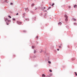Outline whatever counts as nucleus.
Returning a JSON list of instances; mask_svg holds the SVG:
<instances>
[{
    "label": "nucleus",
    "mask_w": 77,
    "mask_h": 77,
    "mask_svg": "<svg viewBox=\"0 0 77 77\" xmlns=\"http://www.w3.org/2000/svg\"><path fill=\"white\" fill-rule=\"evenodd\" d=\"M58 24H60V25H61V24H62V23L60 22L58 23Z\"/></svg>",
    "instance_id": "4"
},
{
    "label": "nucleus",
    "mask_w": 77,
    "mask_h": 77,
    "mask_svg": "<svg viewBox=\"0 0 77 77\" xmlns=\"http://www.w3.org/2000/svg\"><path fill=\"white\" fill-rule=\"evenodd\" d=\"M26 11H29V9H28V8H26Z\"/></svg>",
    "instance_id": "7"
},
{
    "label": "nucleus",
    "mask_w": 77,
    "mask_h": 77,
    "mask_svg": "<svg viewBox=\"0 0 77 77\" xmlns=\"http://www.w3.org/2000/svg\"><path fill=\"white\" fill-rule=\"evenodd\" d=\"M35 5V4H32L31 5V6L33 7V6H34Z\"/></svg>",
    "instance_id": "6"
},
{
    "label": "nucleus",
    "mask_w": 77,
    "mask_h": 77,
    "mask_svg": "<svg viewBox=\"0 0 77 77\" xmlns=\"http://www.w3.org/2000/svg\"><path fill=\"white\" fill-rule=\"evenodd\" d=\"M17 24H19V25H20V24H22V22H20L19 21H17Z\"/></svg>",
    "instance_id": "1"
},
{
    "label": "nucleus",
    "mask_w": 77,
    "mask_h": 77,
    "mask_svg": "<svg viewBox=\"0 0 77 77\" xmlns=\"http://www.w3.org/2000/svg\"><path fill=\"white\" fill-rule=\"evenodd\" d=\"M49 71L50 72H52V70H51V69H50L49 70Z\"/></svg>",
    "instance_id": "12"
},
{
    "label": "nucleus",
    "mask_w": 77,
    "mask_h": 77,
    "mask_svg": "<svg viewBox=\"0 0 77 77\" xmlns=\"http://www.w3.org/2000/svg\"><path fill=\"white\" fill-rule=\"evenodd\" d=\"M64 17H65V18H68V16H67V15H66V14H65L64 15Z\"/></svg>",
    "instance_id": "2"
},
{
    "label": "nucleus",
    "mask_w": 77,
    "mask_h": 77,
    "mask_svg": "<svg viewBox=\"0 0 77 77\" xmlns=\"http://www.w3.org/2000/svg\"><path fill=\"white\" fill-rule=\"evenodd\" d=\"M73 20H74V21H76V19L74 18H73Z\"/></svg>",
    "instance_id": "8"
},
{
    "label": "nucleus",
    "mask_w": 77,
    "mask_h": 77,
    "mask_svg": "<svg viewBox=\"0 0 77 77\" xmlns=\"http://www.w3.org/2000/svg\"><path fill=\"white\" fill-rule=\"evenodd\" d=\"M7 25H9V23H7Z\"/></svg>",
    "instance_id": "28"
},
{
    "label": "nucleus",
    "mask_w": 77,
    "mask_h": 77,
    "mask_svg": "<svg viewBox=\"0 0 77 77\" xmlns=\"http://www.w3.org/2000/svg\"><path fill=\"white\" fill-rule=\"evenodd\" d=\"M25 20H28V21H29V19H26Z\"/></svg>",
    "instance_id": "26"
},
{
    "label": "nucleus",
    "mask_w": 77,
    "mask_h": 77,
    "mask_svg": "<svg viewBox=\"0 0 77 77\" xmlns=\"http://www.w3.org/2000/svg\"><path fill=\"white\" fill-rule=\"evenodd\" d=\"M75 74H76V72H75Z\"/></svg>",
    "instance_id": "32"
},
{
    "label": "nucleus",
    "mask_w": 77,
    "mask_h": 77,
    "mask_svg": "<svg viewBox=\"0 0 77 77\" xmlns=\"http://www.w3.org/2000/svg\"><path fill=\"white\" fill-rule=\"evenodd\" d=\"M36 53V51H34V53Z\"/></svg>",
    "instance_id": "15"
},
{
    "label": "nucleus",
    "mask_w": 77,
    "mask_h": 77,
    "mask_svg": "<svg viewBox=\"0 0 77 77\" xmlns=\"http://www.w3.org/2000/svg\"><path fill=\"white\" fill-rule=\"evenodd\" d=\"M54 5V3H53L52 5V6H53Z\"/></svg>",
    "instance_id": "17"
},
{
    "label": "nucleus",
    "mask_w": 77,
    "mask_h": 77,
    "mask_svg": "<svg viewBox=\"0 0 77 77\" xmlns=\"http://www.w3.org/2000/svg\"><path fill=\"white\" fill-rule=\"evenodd\" d=\"M51 8V7H49L48 8V9H50V8Z\"/></svg>",
    "instance_id": "14"
},
{
    "label": "nucleus",
    "mask_w": 77,
    "mask_h": 77,
    "mask_svg": "<svg viewBox=\"0 0 77 77\" xmlns=\"http://www.w3.org/2000/svg\"><path fill=\"white\" fill-rule=\"evenodd\" d=\"M18 15V13H17L16 14V15Z\"/></svg>",
    "instance_id": "24"
},
{
    "label": "nucleus",
    "mask_w": 77,
    "mask_h": 77,
    "mask_svg": "<svg viewBox=\"0 0 77 77\" xmlns=\"http://www.w3.org/2000/svg\"><path fill=\"white\" fill-rule=\"evenodd\" d=\"M25 14H26V13H24L23 14V15H25Z\"/></svg>",
    "instance_id": "18"
},
{
    "label": "nucleus",
    "mask_w": 77,
    "mask_h": 77,
    "mask_svg": "<svg viewBox=\"0 0 77 77\" xmlns=\"http://www.w3.org/2000/svg\"><path fill=\"white\" fill-rule=\"evenodd\" d=\"M59 48H62V47L60 46H59Z\"/></svg>",
    "instance_id": "19"
},
{
    "label": "nucleus",
    "mask_w": 77,
    "mask_h": 77,
    "mask_svg": "<svg viewBox=\"0 0 77 77\" xmlns=\"http://www.w3.org/2000/svg\"><path fill=\"white\" fill-rule=\"evenodd\" d=\"M68 18H66L65 19V21H68Z\"/></svg>",
    "instance_id": "5"
},
{
    "label": "nucleus",
    "mask_w": 77,
    "mask_h": 77,
    "mask_svg": "<svg viewBox=\"0 0 77 77\" xmlns=\"http://www.w3.org/2000/svg\"><path fill=\"white\" fill-rule=\"evenodd\" d=\"M57 51H59V49H57Z\"/></svg>",
    "instance_id": "27"
},
{
    "label": "nucleus",
    "mask_w": 77,
    "mask_h": 77,
    "mask_svg": "<svg viewBox=\"0 0 77 77\" xmlns=\"http://www.w3.org/2000/svg\"><path fill=\"white\" fill-rule=\"evenodd\" d=\"M13 4L12 3H11V4H10L11 5H12Z\"/></svg>",
    "instance_id": "29"
},
{
    "label": "nucleus",
    "mask_w": 77,
    "mask_h": 77,
    "mask_svg": "<svg viewBox=\"0 0 77 77\" xmlns=\"http://www.w3.org/2000/svg\"><path fill=\"white\" fill-rule=\"evenodd\" d=\"M44 9H45V7H44Z\"/></svg>",
    "instance_id": "31"
},
{
    "label": "nucleus",
    "mask_w": 77,
    "mask_h": 77,
    "mask_svg": "<svg viewBox=\"0 0 77 77\" xmlns=\"http://www.w3.org/2000/svg\"><path fill=\"white\" fill-rule=\"evenodd\" d=\"M61 45H62V44H61Z\"/></svg>",
    "instance_id": "33"
},
{
    "label": "nucleus",
    "mask_w": 77,
    "mask_h": 77,
    "mask_svg": "<svg viewBox=\"0 0 77 77\" xmlns=\"http://www.w3.org/2000/svg\"><path fill=\"white\" fill-rule=\"evenodd\" d=\"M13 20L14 21H15V19H13Z\"/></svg>",
    "instance_id": "21"
},
{
    "label": "nucleus",
    "mask_w": 77,
    "mask_h": 77,
    "mask_svg": "<svg viewBox=\"0 0 77 77\" xmlns=\"http://www.w3.org/2000/svg\"><path fill=\"white\" fill-rule=\"evenodd\" d=\"M74 8H77V5H75L74 6Z\"/></svg>",
    "instance_id": "3"
},
{
    "label": "nucleus",
    "mask_w": 77,
    "mask_h": 77,
    "mask_svg": "<svg viewBox=\"0 0 77 77\" xmlns=\"http://www.w3.org/2000/svg\"><path fill=\"white\" fill-rule=\"evenodd\" d=\"M8 18H6L5 19V21H7V20H8Z\"/></svg>",
    "instance_id": "9"
},
{
    "label": "nucleus",
    "mask_w": 77,
    "mask_h": 77,
    "mask_svg": "<svg viewBox=\"0 0 77 77\" xmlns=\"http://www.w3.org/2000/svg\"><path fill=\"white\" fill-rule=\"evenodd\" d=\"M37 9V8H35V10H36Z\"/></svg>",
    "instance_id": "20"
},
{
    "label": "nucleus",
    "mask_w": 77,
    "mask_h": 77,
    "mask_svg": "<svg viewBox=\"0 0 77 77\" xmlns=\"http://www.w3.org/2000/svg\"><path fill=\"white\" fill-rule=\"evenodd\" d=\"M8 17H9L10 18H11V17L9 15L8 16Z\"/></svg>",
    "instance_id": "11"
},
{
    "label": "nucleus",
    "mask_w": 77,
    "mask_h": 77,
    "mask_svg": "<svg viewBox=\"0 0 77 77\" xmlns=\"http://www.w3.org/2000/svg\"><path fill=\"white\" fill-rule=\"evenodd\" d=\"M74 24H75V25H77V23H74Z\"/></svg>",
    "instance_id": "23"
},
{
    "label": "nucleus",
    "mask_w": 77,
    "mask_h": 77,
    "mask_svg": "<svg viewBox=\"0 0 77 77\" xmlns=\"http://www.w3.org/2000/svg\"><path fill=\"white\" fill-rule=\"evenodd\" d=\"M48 77H49V76H48Z\"/></svg>",
    "instance_id": "34"
},
{
    "label": "nucleus",
    "mask_w": 77,
    "mask_h": 77,
    "mask_svg": "<svg viewBox=\"0 0 77 77\" xmlns=\"http://www.w3.org/2000/svg\"><path fill=\"white\" fill-rule=\"evenodd\" d=\"M42 76H43V77H45V75H44V74H43L42 75Z\"/></svg>",
    "instance_id": "10"
},
{
    "label": "nucleus",
    "mask_w": 77,
    "mask_h": 77,
    "mask_svg": "<svg viewBox=\"0 0 77 77\" xmlns=\"http://www.w3.org/2000/svg\"><path fill=\"white\" fill-rule=\"evenodd\" d=\"M48 63H50V64L51 63V62H50V61H49L48 62Z\"/></svg>",
    "instance_id": "16"
},
{
    "label": "nucleus",
    "mask_w": 77,
    "mask_h": 77,
    "mask_svg": "<svg viewBox=\"0 0 77 77\" xmlns=\"http://www.w3.org/2000/svg\"><path fill=\"white\" fill-rule=\"evenodd\" d=\"M75 75H76V76H77V73L75 74Z\"/></svg>",
    "instance_id": "30"
},
{
    "label": "nucleus",
    "mask_w": 77,
    "mask_h": 77,
    "mask_svg": "<svg viewBox=\"0 0 77 77\" xmlns=\"http://www.w3.org/2000/svg\"><path fill=\"white\" fill-rule=\"evenodd\" d=\"M32 48H35V47H34V46H32Z\"/></svg>",
    "instance_id": "13"
},
{
    "label": "nucleus",
    "mask_w": 77,
    "mask_h": 77,
    "mask_svg": "<svg viewBox=\"0 0 77 77\" xmlns=\"http://www.w3.org/2000/svg\"><path fill=\"white\" fill-rule=\"evenodd\" d=\"M8 22H10V21H11L10 20H8Z\"/></svg>",
    "instance_id": "25"
},
{
    "label": "nucleus",
    "mask_w": 77,
    "mask_h": 77,
    "mask_svg": "<svg viewBox=\"0 0 77 77\" xmlns=\"http://www.w3.org/2000/svg\"><path fill=\"white\" fill-rule=\"evenodd\" d=\"M36 38L37 39H38V36H37L36 37Z\"/></svg>",
    "instance_id": "22"
}]
</instances>
